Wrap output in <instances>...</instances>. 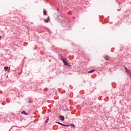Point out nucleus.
Wrapping results in <instances>:
<instances>
[{
    "instance_id": "obj_17",
    "label": "nucleus",
    "mask_w": 131,
    "mask_h": 131,
    "mask_svg": "<svg viewBox=\"0 0 131 131\" xmlns=\"http://www.w3.org/2000/svg\"><path fill=\"white\" fill-rule=\"evenodd\" d=\"M10 68H9V69H8V72H10Z\"/></svg>"
},
{
    "instance_id": "obj_18",
    "label": "nucleus",
    "mask_w": 131,
    "mask_h": 131,
    "mask_svg": "<svg viewBox=\"0 0 131 131\" xmlns=\"http://www.w3.org/2000/svg\"><path fill=\"white\" fill-rule=\"evenodd\" d=\"M69 66V67H71V65H70L69 64V66Z\"/></svg>"
},
{
    "instance_id": "obj_5",
    "label": "nucleus",
    "mask_w": 131,
    "mask_h": 131,
    "mask_svg": "<svg viewBox=\"0 0 131 131\" xmlns=\"http://www.w3.org/2000/svg\"><path fill=\"white\" fill-rule=\"evenodd\" d=\"M49 21H50V17H48L47 19H44V22L45 23H49Z\"/></svg>"
},
{
    "instance_id": "obj_9",
    "label": "nucleus",
    "mask_w": 131,
    "mask_h": 131,
    "mask_svg": "<svg viewBox=\"0 0 131 131\" xmlns=\"http://www.w3.org/2000/svg\"><path fill=\"white\" fill-rule=\"evenodd\" d=\"M8 69H9V67H4V70H5V71H8Z\"/></svg>"
},
{
    "instance_id": "obj_7",
    "label": "nucleus",
    "mask_w": 131,
    "mask_h": 131,
    "mask_svg": "<svg viewBox=\"0 0 131 131\" xmlns=\"http://www.w3.org/2000/svg\"><path fill=\"white\" fill-rule=\"evenodd\" d=\"M21 114H24L25 115H28V114L26 113V112L25 111H23L21 112Z\"/></svg>"
},
{
    "instance_id": "obj_19",
    "label": "nucleus",
    "mask_w": 131,
    "mask_h": 131,
    "mask_svg": "<svg viewBox=\"0 0 131 131\" xmlns=\"http://www.w3.org/2000/svg\"><path fill=\"white\" fill-rule=\"evenodd\" d=\"M56 10H57V11H59V9H58V8Z\"/></svg>"
},
{
    "instance_id": "obj_3",
    "label": "nucleus",
    "mask_w": 131,
    "mask_h": 131,
    "mask_svg": "<svg viewBox=\"0 0 131 131\" xmlns=\"http://www.w3.org/2000/svg\"><path fill=\"white\" fill-rule=\"evenodd\" d=\"M56 123H58V124H60V125H62V126H66V127H69L70 125H65L62 123L59 122H56Z\"/></svg>"
},
{
    "instance_id": "obj_13",
    "label": "nucleus",
    "mask_w": 131,
    "mask_h": 131,
    "mask_svg": "<svg viewBox=\"0 0 131 131\" xmlns=\"http://www.w3.org/2000/svg\"><path fill=\"white\" fill-rule=\"evenodd\" d=\"M124 68L125 71H127L128 69H127V68H126V67L124 66Z\"/></svg>"
},
{
    "instance_id": "obj_12",
    "label": "nucleus",
    "mask_w": 131,
    "mask_h": 131,
    "mask_svg": "<svg viewBox=\"0 0 131 131\" xmlns=\"http://www.w3.org/2000/svg\"><path fill=\"white\" fill-rule=\"evenodd\" d=\"M71 126H73L74 128H75V125H74L73 124H71Z\"/></svg>"
},
{
    "instance_id": "obj_21",
    "label": "nucleus",
    "mask_w": 131,
    "mask_h": 131,
    "mask_svg": "<svg viewBox=\"0 0 131 131\" xmlns=\"http://www.w3.org/2000/svg\"><path fill=\"white\" fill-rule=\"evenodd\" d=\"M119 5H120V3H119Z\"/></svg>"
},
{
    "instance_id": "obj_6",
    "label": "nucleus",
    "mask_w": 131,
    "mask_h": 131,
    "mask_svg": "<svg viewBox=\"0 0 131 131\" xmlns=\"http://www.w3.org/2000/svg\"><path fill=\"white\" fill-rule=\"evenodd\" d=\"M96 71V70H92L88 72V73H93V72Z\"/></svg>"
},
{
    "instance_id": "obj_16",
    "label": "nucleus",
    "mask_w": 131,
    "mask_h": 131,
    "mask_svg": "<svg viewBox=\"0 0 131 131\" xmlns=\"http://www.w3.org/2000/svg\"><path fill=\"white\" fill-rule=\"evenodd\" d=\"M10 68H9V69H8V72H10Z\"/></svg>"
},
{
    "instance_id": "obj_10",
    "label": "nucleus",
    "mask_w": 131,
    "mask_h": 131,
    "mask_svg": "<svg viewBox=\"0 0 131 131\" xmlns=\"http://www.w3.org/2000/svg\"><path fill=\"white\" fill-rule=\"evenodd\" d=\"M43 14L44 16L47 15V11L46 10H43Z\"/></svg>"
},
{
    "instance_id": "obj_20",
    "label": "nucleus",
    "mask_w": 131,
    "mask_h": 131,
    "mask_svg": "<svg viewBox=\"0 0 131 131\" xmlns=\"http://www.w3.org/2000/svg\"><path fill=\"white\" fill-rule=\"evenodd\" d=\"M1 38H2V36H0V39H1Z\"/></svg>"
},
{
    "instance_id": "obj_2",
    "label": "nucleus",
    "mask_w": 131,
    "mask_h": 131,
    "mask_svg": "<svg viewBox=\"0 0 131 131\" xmlns=\"http://www.w3.org/2000/svg\"><path fill=\"white\" fill-rule=\"evenodd\" d=\"M104 60H105V61H109L111 58H110V56H109L108 55H106L104 56Z\"/></svg>"
},
{
    "instance_id": "obj_15",
    "label": "nucleus",
    "mask_w": 131,
    "mask_h": 131,
    "mask_svg": "<svg viewBox=\"0 0 131 131\" xmlns=\"http://www.w3.org/2000/svg\"><path fill=\"white\" fill-rule=\"evenodd\" d=\"M59 57H60L61 58H63V57H62V54H59Z\"/></svg>"
},
{
    "instance_id": "obj_11",
    "label": "nucleus",
    "mask_w": 131,
    "mask_h": 131,
    "mask_svg": "<svg viewBox=\"0 0 131 131\" xmlns=\"http://www.w3.org/2000/svg\"><path fill=\"white\" fill-rule=\"evenodd\" d=\"M126 73H127L128 74H129L130 73V71H129V70H127V71H126Z\"/></svg>"
},
{
    "instance_id": "obj_8",
    "label": "nucleus",
    "mask_w": 131,
    "mask_h": 131,
    "mask_svg": "<svg viewBox=\"0 0 131 131\" xmlns=\"http://www.w3.org/2000/svg\"><path fill=\"white\" fill-rule=\"evenodd\" d=\"M28 101H27V102L29 103L30 104H31V103H32V102H33V101H31V99H28Z\"/></svg>"
},
{
    "instance_id": "obj_14",
    "label": "nucleus",
    "mask_w": 131,
    "mask_h": 131,
    "mask_svg": "<svg viewBox=\"0 0 131 131\" xmlns=\"http://www.w3.org/2000/svg\"><path fill=\"white\" fill-rule=\"evenodd\" d=\"M48 122H49V118L46 121V123H48Z\"/></svg>"
},
{
    "instance_id": "obj_4",
    "label": "nucleus",
    "mask_w": 131,
    "mask_h": 131,
    "mask_svg": "<svg viewBox=\"0 0 131 131\" xmlns=\"http://www.w3.org/2000/svg\"><path fill=\"white\" fill-rule=\"evenodd\" d=\"M59 118L60 120H61V121H64V120H65V117H64L63 116H59Z\"/></svg>"
},
{
    "instance_id": "obj_1",
    "label": "nucleus",
    "mask_w": 131,
    "mask_h": 131,
    "mask_svg": "<svg viewBox=\"0 0 131 131\" xmlns=\"http://www.w3.org/2000/svg\"><path fill=\"white\" fill-rule=\"evenodd\" d=\"M61 61H62L63 63H64V65L66 66H69V63H68V61L66 60V59H63V57H61L60 58Z\"/></svg>"
}]
</instances>
